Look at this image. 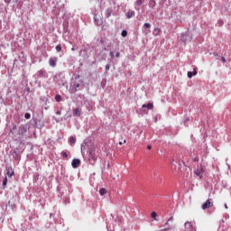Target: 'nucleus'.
<instances>
[{
	"instance_id": "ea45409f",
	"label": "nucleus",
	"mask_w": 231,
	"mask_h": 231,
	"mask_svg": "<svg viewBox=\"0 0 231 231\" xmlns=\"http://www.w3.org/2000/svg\"><path fill=\"white\" fill-rule=\"evenodd\" d=\"M147 149H148L149 151H151L152 146H151V145H149V146L147 147Z\"/></svg>"
},
{
	"instance_id": "dca6fc26",
	"label": "nucleus",
	"mask_w": 231,
	"mask_h": 231,
	"mask_svg": "<svg viewBox=\"0 0 231 231\" xmlns=\"http://www.w3.org/2000/svg\"><path fill=\"white\" fill-rule=\"evenodd\" d=\"M69 143L71 145H73L74 143H77V139H76L74 136H70V137L69 138Z\"/></svg>"
},
{
	"instance_id": "e433bc0d",
	"label": "nucleus",
	"mask_w": 231,
	"mask_h": 231,
	"mask_svg": "<svg viewBox=\"0 0 231 231\" xmlns=\"http://www.w3.org/2000/svg\"><path fill=\"white\" fill-rule=\"evenodd\" d=\"M218 24H219V26H221L223 24V21H219Z\"/></svg>"
},
{
	"instance_id": "c756f323",
	"label": "nucleus",
	"mask_w": 231,
	"mask_h": 231,
	"mask_svg": "<svg viewBox=\"0 0 231 231\" xmlns=\"http://www.w3.org/2000/svg\"><path fill=\"white\" fill-rule=\"evenodd\" d=\"M109 55H110L111 59H115V52L110 51V52H109Z\"/></svg>"
},
{
	"instance_id": "5701e85b",
	"label": "nucleus",
	"mask_w": 231,
	"mask_h": 231,
	"mask_svg": "<svg viewBox=\"0 0 231 231\" xmlns=\"http://www.w3.org/2000/svg\"><path fill=\"white\" fill-rule=\"evenodd\" d=\"M143 3V2L142 0H136L135 5L136 6H142Z\"/></svg>"
},
{
	"instance_id": "de8ad7c7",
	"label": "nucleus",
	"mask_w": 231,
	"mask_h": 231,
	"mask_svg": "<svg viewBox=\"0 0 231 231\" xmlns=\"http://www.w3.org/2000/svg\"><path fill=\"white\" fill-rule=\"evenodd\" d=\"M107 167H109V163L107 164Z\"/></svg>"
},
{
	"instance_id": "c9c22d12",
	"label": "nucleus",
	"mask_w": 231,
	"mask_h": 231,
	"mask_svg": "<svg viewBox=\"0 0 231 231\" xmlns=\"http://www.w3.org/2000/svg\"><path fill=\"white\" fill-rule=\"evenodd\" d=\"M116 58L120 57V53L118 51L116 53Z\"/></svg>"
},
{
	"instance_id": "0eeeda50",
	"label": "nucleus",
	"mask_w": 231,
	"mask_h": 231,
	"mask_svg": "<svg viewBox=\"0 0 231 231\" xmlns=\"http://www.w3.org/2000/svg\"><path fill=\"white\" fill-rule=\"evenodd\" d=\"M71 87L73 93H77V91H80V89H82V88H80V83L77 81L72 82Z\"/></svg>"
},
{
	"instance_id": "f257e3e1",
	"label": "nucleus",
	"mask_w": 231,
	"mask_h": 231,
	"mask_svg": "<svg viewBox=\"0 0 231 231\" xmlns=\"http://www.w3.org/2000/svg\"><path fill=\"white\" fill-rule=\"evenodd\" d=\"M15 131H17V125H14L10 130V133L13 134V136H14V138H23L26 135V133H28V126H20L18 128V134H15Z\"/></svg>"
},
{
	"instance_id": "72a5a7b5",
	"label": "nucleus",
	"mask_w": 231,
	"mask_h": 231,
	"mask_svg": "<svg viewBox=\"0 0 231 231\" xmlns=\"http://www.w3.org/2000/svg\"><path fill=\"white\" fill-rule=\"evenodd\" d=\"M193 162H199V157H195V158L193 159Z\"/></svg>"
},
{
	"instance_id": "79ce46f5",
	"label": "nucleus",
	"mask_w": 231,
	"mask_h": 231,
	"mask_svg": "<svg viewBox=\"0 0 231 231\" xmlns=\"http://www.w3.org/2000/svg\"><path fill=\"white\" fill-rule=\"evenodd\" d=\"M225 208H228V206L226 204H225Z\"/></svg>"
},
{
	"instance_id": "bb28decb",
	"label": "nucleus",
	"mask_w": 231,
	"mask_h": 231,
	"mask_svg": "<svg viewBox=\"0 0 231 231\" xmlns=\"http://www.w3.org/2000/svg\"><path fill=\"white\" fill-rule=\"evenodd\" d=\"M61 156H62L63 158H68V152H65V151H62V152H61Z\"/></svg>"
},
{
	"instance_id": "f8f14e48",
	"label": "nucleus",
	"mask_w": 231,
	"mask_h": 231,
	"mask_svg": "<svg viewBox=\"0 0 231 231\" xmlns=\"http://www.w3.org/2000/svg\"><path fill=\"white\" fill-rule=\"evenodd\" d=\"M37 75L40 79H42V77H46V70L44 69H40L38 72H37Z\"/></svg>"
},
{
	"instance_id": "7c9ffc66",
	"label": "nucleus",
	"mask_w": 231,
	"mask_h": 231,
	"mask_svg": "<svg viewBox=\"0 0 231 231\" xmlns=\"http://www.w3.org/2000/svg\"><path fill=\"white\" fill-rule=\"evenodd\" d=\"M172 221H174V217H171L168 219V223H171V222H172Z\"/></svg>"
},
{
	"instance_id": "a211bd4d",
	"label": "nucleus",
	"mask_w": 231,
	"mask_h": 231,
	"mask_svg": "<svg viewBox=\"0 0 231 231\" xmlns=\"http://www.w3.org/2000/svg\"><path fill=\"white\" fill-rule=\"evenodd\" d=\"M74 116H80V109L76 108L73 110Z\"/></svg>"
},
{
	"instance_id": "39448f33",
	"label": "nucleus",
	"mask_w": 231,
	"mask_h": 231,
	"mask_svg": "<svg viewBox=\"0 0 231 231\" xmlns=\"http://www.w3.org/2000/svg\"><path fill=\"white\" fill-rule=\"evenodd\" d=\"M88 156L90 158V160H93V162H97V151L95 150V148H90L88 150Z\"/></svg>"
},
{
	"instance_id": "a19ab883",
	"label": "nucleus",
	"mask_w": 231,
	"mask_h": 231,
	"mask_svg": "<svg viewBox=\"0 0 231 231\" xmlns=\"http://www.w3.org/2000/svg\"><path fill=\"white\" fill-rule=\"evenodd\" d=\"M71 51H75V47H72V48H71Z\"/></svg>"
},
{
	"instance_id": "aec40b11",
	"label": "nucleus",
	"mask_w": 231,
	"mask_h": 231,
	"mask_svg": "<svg viewBox=\"0 0 231 231\" xmlns=\"http://www.w3.org/2000/svg\"><path fill=\"white\" fill-rule=\"evenodd\" d=\"M81 153L86 154V143L81 144Z\"/></svg>"
},
{
	"instance_id": "c85d7f7f",
	"label": "nucleus",
	"mask_w": 231,
	"mask_h": 231,
	"mask_svg": "<svg viewBox=\"0 0 231 231\" xmlns=\"http://www.w3.org/2000/svg\"><path fill=\"white\" fill-rule=\"evenodd\" d=\"M62 50V47L60 45L56 46V51H60Z\"/></svg>"
},
{
	"instance_id": "6e6552de",
	"label": "nucleus",
	"mask_w": 231,
	"mask_h": 231,
	"mask_svg": "<svg viewBox=\"0 0 231 231\" xmlns=\"http://www.w3.org/2000/svg\"><path fill=\"white\" fill-rule=\"evenodd\" d=\"M210 207H214V203L210 201V199H208L202 204V210H207V208H210Z\"/></svg>"
},
{
	"instance_id": "1a4fd4ad",
	"label": "nucleus",
	"mask_w": 231,
	"mask_h": 231,
	"mask_svg": "<svg viewBox=\"0 0 231 231\" xmlns=\"http://www.w3.org/2000/svg\"><path fill=\"white\" fill-rule=\"evenodd\" d=\"M57 60H59V59L57 57L50 58L49 65L51 66V68H55V66H57Z\"/></svg>"
},
{
	"instance_id": "4be33fe9",
	"label": "nucleus",
	"mask_w": 231,
	"mask_h": 231,
	"mask_svg": "<svg viewBox=\"0 0 231 231\" xmlns=\"http://www.w3.org/2000/svg\"><path fill=\"white\" fill-rule=\"evenodd\" d=\"M55 100H56V102H60V100H62V97H60V95H56Z\"/></svg>"
},
{
	"instance_id": "4468645a",
	"label": "nucleus",
	"mask_w": 231,
	"mask_h": 231,
	"mask_svg": "<svg viewBox=\"0 0 231 231\" xmlns=\"http://www.w3.org/2000/svg\"><path fill=\"white\" fill-rule=\"evenodd\" d=\"M14 174H15L14 170L12 168H7V176H9V178H12V176H14Z\"/></svg>"
},
{
	"instance_id": "a18cd8bd",
	"label": "nucleus",
	"mask_w": 231,
	"mask_h": 231,
	"mask_svg": "<svg viewBox=\"0 0 231 231\" xmlns=\"http://www.w3.org/2000/svg\"><path fill=\"white\" fill-rule=\"evenodd\" d=\"M119 145H122V143H119Z\"/></svg>"
},
{
	"instance_id": "6ab92c4d",
	"label": "nucleus",
	"mask_w": 231,
	"mask_h": 231,
	"mask_svg": "<svg viewBox=\"0 0 231 231\" xmlns=\"http://www.w3.org/2000/svg\"><path fill=\"white\" fill-rule=\"evenodd\" d=\"M111 9H106V12H105V15L106 17L108 19V17H111Z\"/></svg>"
},
{
	"instance_id": "a878e982",
	"label": "nucleus",
	"mask_w": 231,
	"mask_h": 231,
	"mask_svg": "<svg viewBox=\"0 0 231 231\" xmlns=\"http://www.w3.org/2000/svg\"><path fill=\"white\" fill-rule=\"evenodd\" d=\"M122 37H127V31L123 30L121 32Z\"/></svg>"
},
{
	"instance_id": "473e14b6",
	"label": "nucleus",
	"mask_w": 231,
	"mask_h": 231,
	"mask_svg": "<svg viewBox=\"0 0 231 231\" xmlns=\"http://www.w3.org/2000/svg\"><path fill=\"white\" fill-rule=\"evenodd\" d=\"M221 60H222V62L225 64V62H226V59H225V57H222L221 58Z\"/></svg>"
},
{
	"instance_id": "393cba45",
	"label": "nucleus",
	"mask_w": 231,
	"mask_h": 231,
	"mask_svg": "<svg viewBox=\"0 0 231 231\" xmlns=\"http://www.w3.org/2000/svg\"><path fill=\"white\" fill-rule=\"evenodd\" d=\"M24 118H26V120H30V118H32V115H30V113H26L24 115Z\"/></svg>"
},
{
	"instance_id": "09e8293b",
	"label": "nucleus",
	"mask_w": 231,
	"mask_h": 231,
	"mask_svg": "<svg viewBox=\"0 0 231 231\" xmlns=\"http://www.w3.org/2000/svg\"><path fill=\"white\" fill-rule=\"evenodd\" d=\"M56 122H59V120H56Z\"/></svg>"
},
{
	"instance_id": "c03bdc74",
	"label": "nucleus",
	"mask_w": 231,
	"mask_h": 231,
	"mask_svg": "<svg viewBox=\"0 0 231 231\" xmlns=\"http://www.w3.org/2000/svg\"><path fill=\"white\" fill-rule=\"evenodd\" d=\"M154 5H156V2H153V6H154Z\"/></svg>"
},
{
	"instance_id": "2f4dec72",
	"label": "nucleus",
	"mask_w": 231,
	"mask_h": 231,
	"mask_svg": "<svg viewBox=\"0 0 231 231\" xmlns=\"http://www.w3.org/2000/svg\"><path fill=\"white\" fill-rule=\"evenodd\" d=\"M110 68H111V66H110L109 64H106V71L109 70Z\"/></svg>"
},
{
	"instance_id": "20e7f679",
	"label": "nucleus",
	"mask_w": 231,
	"mask_h": 231,
	"mask_svg": "<svg viewBox=\"0 0 231 231\" xmlns=\"http://www.w3.org/2000/svg\"><path fill=\"white\" fill-rule=\"evenodd\" d=\"M194 172L196 176H199V178L201 180V178H203V172H205V169L202 165H199L197 167Z\"/></svg>"
},
{
	"instance_id": "49530a36",
	"label": "nucleus",
	"mask_w": 231,
	"mask_h": 231,
	"mask_svg": "<svg viewBox=\"0 0 231 231\" xmlns=\"http://www.w3.org/2000/svg\"><path fill=\"white\" fill-rule=\"evenodd\" d=\"M125 142H126V141L125 140V141H124V143H125Z\"/></svg>"
},
{
	"instance_id": "f03ea898",
	"label": "nucleus",
	"mask_w": 231,
	"mask_h": 231,
	"mask_svg": "<svg viewBox=\"0 0 231 231\" xmlns=\"http://www.w3.org/2000/svg\"><path fill=\"white\" fill-rule=\"evenodd\" d=\"M180 37V41L181 42H184V44H187V42H190V41H192V35L189 32L181 33Z\"/></svg>"
},
{
	"instance_id": "f704fd0d",
	"label": "nucleus",
	"mask_w": 231,
	"mask_h": 231,
	"mask_svg": "<svg viewBox=\"0 0 231 231\" xmlns=\"http://www.w3.org/2000/svg\"><path fill=\"white\" fill-rule=\"evenodd\" d=\"M56 115L60 116V115H61L60 110H58V111L56 112Z\"/></svg>"
},
{
	"instance_id": "37998d69",
	"label": "nucleus",
	"mask_w": 231,
	"mask_h": 231,
	"mask_svg": "<svg viewBox=\"0 0 231 231\" xmlns=\"http://www.w3.org/2000/svg\"><path fill=\"white\" fill-rule=\"evenodd\" d=\"M181 163H183V165H185V162L182 161Z\"/></svg>"
},
{
	"instance_id": "ddd939ff",
	"label": "nucleus",
	"mask_w": 231,
	"mask_h": 231,
	"mask_svg": "<svg viewBox=\"0 0 231 231\" xmlns=\"http://www.w3.org/2000/svg\"><path fill=\"white\" fill-rule=\"evenodd\" d=\"M198 75V71L194 70L192 71H188V79H192V77Z\"/></svg>"
},
{
	"instance_id": "f3484780",
	"label": "nucleus",
	"mask_w": 231,
	"mask_h": 231,
	"mask_svg": "<svg viewBox=\"0 0 231 231\" xmlns=\"http://www.w3.org/2000/svg\"><path fill=\"white\" fill-rule=\"evenodd\" d=\"M142 107H146L148 109H152L154 107V106L152 105V103H148L147 105H143Z\"/></svg>"
},
{
	"instance_id": "7ed1b4c3",
	"label": "nucleus",
	"mask_w": 231,
	"mask_h": 231,
	"mask_svg": "<svg viewBox=\"0 0 231 231\" xmlns=\"http://www.w3.org/2000/svg\"><path fill=\"white\" fill-rule=\"evenodd\" d=\"M184 231H197L196 226L192 225V222L186 221L184 223Z\"/></svg>"
},
{
	"instance_id": "4c0bfd02",
	"label": "nucleus",
	"mask_w": 231,
	"mask_h": 231,
	"mask_svg": "<svg viewBox=\"0 0 231 231\" xmlns=\"http://www.w3.org/2000/svg\"><path fill=\"white\" fill-rule=\"evenodd\" d=\"M15 134H19V129H17V126H16Z\"/></svg>"
},
{
	"instance_id": "423d86ee",
	"label": "nucleus",
	"mask_w": 231,
	"mask_h": 231,
	"mask_svg": "<svg viewBox=\"0 0 231 231\" xmlns=\"http://www.w3.org/2000/svg\"><path fill=\"white\" fill-rule=\"evenodd\" d=\"M143 33L144 35H149L151 33V23H145L143 26Z\"/></svg>"
},
{
	"instance_id": "cd10ccee",
	"label": "nucleus",
	"mask_w": 231,
	"mask_h": 231,
	"mask_svg": "<svg viewBox=\"0 0 231 231\" xmlns=\"http://www.w3.org/2000/svg\"><path fill=\"white\" fill-rule=\"evenodd\" d=\"M8 183V178H5L4 181H3V185L4 187H6V184Z\"/></svg>"
},
{
	"instance_id": "9d476101",
	"label": "nucleus",
	"mask_w": 231,
	"mask_h": 231,
	"mask_svg": "<svg viewBox=\"0 0 231 231\" xmlns=\"http://www.w3.org/2000/svg\"><path fill=\"white\" fill-rule=\"evenodd\" d=\"M71 165L73 167V169H79V165H80V160L79 159H73Z\"/></svg>"
},
{
	"instance_id": "9b49d317",
	"label": "nucleus",
	"mask_w": 231,
	"mask_h": 231,
	"mask_svg": "<svg viewBox=\"0 0 231 231\" xmlns=\"http://www.w3.org/2000/svg\"><path fill=\"white\" fill-rule=\"evenodd\" d=\"M86 107L88 111H91V109H93V107H95V105L93 104V102L87 101Z\"/></svg>"
},
{
	"instance_id": "b1692460",
	"label": "nucleus",
	"mask_w": 231,
	"mask_h": 231,
	"mask_svg": "<svg viewBox=\"0 0 231 231\" xmlns=\"http://www.w3.org/2000/svg\"><path fill=\"white\" fill-rule=\"evenodd\" d=\"M152 219H154V221H156V217L158 216V214L156 212H152L151 214Z\"/></svg>"
},
{
	"instance_id": "2eb2a0df",
	"label": "nucleus",
	"mask_w": 231,
	"mask_h": 231,
	"mask_svg": "<svg viewBox=\"0 0 231 231\" xmlns=\"http://www.w3.org/2000/svg\"><path fill=\"white\" fill-rule=\"evenodd\" d=\"M127 19H131V17H134V11H129L126 13Z\"/></svg>"
},
{
	"instance_id": "412c9836",
	"label": "nucleus",
	"mask_w": 231,
	"mask_h": 231,
	"mask_svg": "<svg viewBox=\"0 0 231 231\" xmlns=\"http://www.w3.org/2000/svg\"><path fill=\"white\" fill-rule=\"evenodd\" d=\"M106 192H107V191H106V189H104V188L99 189V194H100V196H104Z\"/></svg>"
},
{
	"instance_id": "58836bf2",
	"label": "nucleus",
	"mask_w": 231,
	"mask_h": 231,
	"mask_svg": "<svg viewBox=\"0 0 231 231\" xmlns=\"http://www.w3.org/2000/svg\"><path fill=\"white\" fill-rule=\"evenodd\" d=\"M167 225H169V220H167V222L165 223V225L163 226H167Z\"/></svg>"
}]
</instances>
